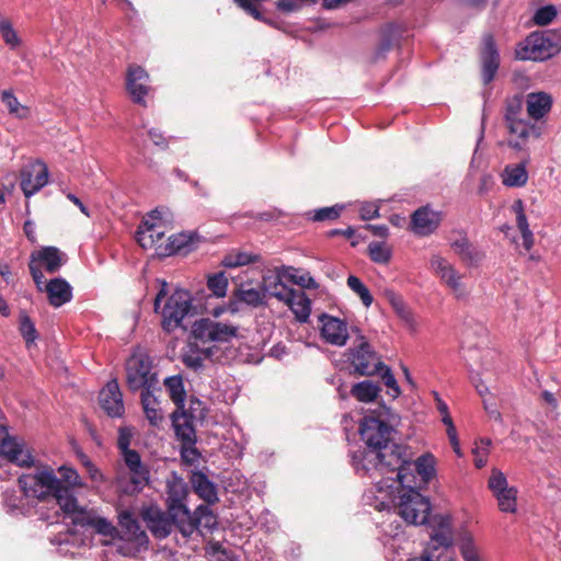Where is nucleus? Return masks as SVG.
I'll return each instance as SVG.
<instances>
[{
	"mask_svg": "<svg viewBox=\"0 0 561 561\" xmlns=\"http://www.w3.org/2000/svg\"><path fill=\"white\" fill-rule=\"evenodd\" d=\"M283 302L288 306L299 322L308 321L311 313V300L304 291L291 289Z\"/></svg>",
	"mask_w": 561,
	"mask_h": 561,
	"instance_id": "c85d7f7f",
	"label": "nucleus"
},
{
	"mask_svg": "<svg viewBox=\"0 0 561 561\" xmlns=\"http://www.w3.org/2000/svg\"><path fill=\"white\" fill-rule=\"evenodd\" d=\"M184 537L191 536L195 530H213L217 527V517L207 505H199L194 514L188 512L187 522L182 518L176 525Z\"/></svg>",
	"mask_w": 561,
	"mask_h": 561,
	"instance_id": "a211bd4d",
	"label": "nucleus"
},
{
	"mask_svg": "<svg viewBox=\"0 0 561 561\" xmlns=\"http://www.w3.org/2000/svg\"><path fill=\"white\" fill-rule=\"evenodd\" d=\"M85 471L93 483L101 484L104 482L103 473L92 461L85 462Z\"/></svg>",
	"mask_w": 561,
	"mask_h": 561,
	"instance_id": "680f3d73",
	"label": "nucleus"
},
{
	"mask_svg": "<svg viewBox=\"0 0 561 561\" xmlns=\"http://www.w3.org/2000/svg\"><path fill=\"white\" fill-rule=\"evenodd\" d=\"M523 117V99L520 96H514L506 103V110L504 115L505 123L520 119Z\"/></svg>",
	"mask_w": 561,
	"mask_h": 561,
	"instance_id": "5fc2aeb1",
	"label": "nucleus"
},
{
	"mask_svg": "<svg viewBox=\"0 0 561 561\" xmlns=\"http://www.w3.org/2000/svg\"><path fill=\"white\" fill-rule=\"evenodd\" d=\"M442 422L446 426V433H447L450 444H455L456 439H458V437H457V431L454 425L453 419L442 417Z\"/></svg>",
	"mask_w": 561,
	"mask_h": 561,
	"instance_id": "338daca9",
	"label": "nucleus"
},
{
	"mask_svg": "<svg viewBox=\"0 0 561 561\" xmlns=\"http://www.w3.org/2000/svg\"><path fill=\"white\" fill-rule=\"evenodd\" d=\"M442 221V213L433 210L428 206L421 207L412 215L411 227L417 236H428L433 233Z\"/></svg>",
	"mask_w": 561,
	"mask_h": 561,
	"instance_id": "b1692460",
	"label": "nucleus"
},
{
	"mask_svg": "<svg viewBox=\"0 0 561 561\" xmlns=\"http://www.w3.org/2000/svg\"><path fill=\"white\" fill-rule=\"evenodd\" d=\"M167 283L163 282L154 299V311L161 316L162 329L171 333L183 327V321L192 309V296L185 289H175L168 296Z\"/></svg>",
	"mask_w": 561,
	"mask_h": 561,
	"instance_id": "39448f33",
	"label": "nucleus"
},
{
	"mask_svg": "<svg viewBox=\"0 0 561 561\" xmlns=\"http://www.w3.org/2000/svg\"><path fill=\"white\" fill-rule=\"evenodd\" d=\"M47 182L48 170L41 161L30 163L21 171V188L27 198L43 188Z\"/></svg>",
	"mask_w": 561,
	"mask_h": 561,
	"instance_id": "aec40b11",
	"label": "nucleus"
},
{
	"mask_svg": "<svg viewBox=\"0 0 561 561\" xmlns=\"http://www.w3.org/2000/svg\"><path fill=\"white\" fill-rule=\"evenodd\" d=\"M234 2L242 8L245 12L254 16L256 20L261 19V13L255 4L250 0H234Z\"/></svg>",
	"mask_w": 561,
	"mask_h": 561,
	"instance_id": "e2e57ef3",
	"label": "nucleus"
},
{
	"mask_svg": "<svg viewBox=\"0 0 561 561\" xmlns=\"http://www.w3.org/2000/svg\"><path fill=\"white\" fill-rule=\"evenodd\" d=\"M450 248L468 265H476L481 260V254L463 234H459L458 238L451 240Z\"/></svg>",
	"mask_w": 561,
	"mask_h": 561,
	"instance_id": "f704fd0d",
	"label": "nucleus"
},
{
	"mask_svg": "<svg viewBox=\"0 0 561 561\" xmlns=\"http://www.w3.org/2000/svg\"><path fill=\"white\" fill-rule=\"evenodd\" d=\"M161 211L152 210L137 230V241L144 249H153L158 255V247L165 244L164 234L167 225L161 217Z\"/></svg>",
	"mask_w": 561,
	"mask_h": 561,
	"instance_id": "9b49d317",
	"label": "nucleus"
},
{
	"mask_svg": "<svg viewBox=\"0 0 561 561\" xmlns=\"http://www.w3.org/2000/svg\"><path fill=\"white\" fill-rule=\"evenodd\" d=\"M167 491V507L173 520L179 524L180 519L184 518L187 522L188 508L185 504L187 496L186 483L181 479H173L168 481Z\"/></svg>",
	"mask_w": 561,
	"mask_h": 561,
	"instance_id": "dca6fc26",
	"label": "nucleus"
},
{
	"mask_svg": "<svg viewBox=\"0 0 561 561\" xmlns=\"http://www.w3.org/2000/svg\"><path fill=\"white\" fill-rule=\"evenodd\" d=\"M238 301L252 307L259 308L266 305L265 291L262 289L261 284L256 287L252 283H241L234 293Z\"/></svg>",
	"mask_w": 561,
	"mask_h": 561,
	"instance_id": "7c9ffc66",
	"label": "nucleus"
},
{
	"mask_svg": "<svg viewBox=\"0 0 561 561\" xmlns=\"http://www.w3.org/2000/svg\"><path fill=\"white\" fill-rule=\"evenodd\" d=\"M433 397H434V400L436 402V409L442 414V417L451 419L450 415H449L448 407L444 402V400L440 398L438 392L433 391Z\"/></svg>",
	"mask_w": 561,
	"mask_h": 561,
	"instance_id": "774afa93",
	"label": "nucleus"
},
{
	"mask_svg": "<svg viewBox=\"0 0 561 561\" xmlns=\"http://www.w3.org/2000/svg\"><path fill=\"white\" fill-rule=\"evenodd\" d=\"M238 332L237 325L210 319H201L193 327L194 336L203 343H229L238 336Z\"/></svg>",
	"mask_w": 561,
	"mask_h": 561,
	"instance_id": "f8f14e48",
	"label": "nucleus"
},
{
	"mask_svg": "<svg viewBox=\"0 0 561 561\" xmlns=\"http://www.w3.org/2000/svg\"><path fill=\"white\" fill-rule=\"evenodd\" d=\"M285 276L290 282L302 288L317 289L319 287L318 283L308 272H300L294 267H288L286 270Z\"/></svg>",
	"mask_w": 561,
	"mask_h": 561,
	"instance_id": "49530a36",
	"label": "nucleus"
},
{
	"mask_svg": "<svg viewBox=\"0 0 561 561\" xmlns=\"http://www.w3.org/2000/svg\"><path fill=\"white\" fill-rule=\"evenodd\" d=\"M319 330L321 339L334 346H344L350 336L347 323L327 313L319 317Z\"/></svg>",
	"mask_w": 561,
	"mask_h": 561,
	"instance_id": "f3484780",
	"label": "nucleus"
},
{
	"mask_svg": "<svg viewBox=\"0 0 561 561\" xmlns=\"http://www.w3.org/2000/svg\"><path fill=\"white\" fill-rule=\"evenodd\" d=\"M198 242L194 233L181 232L172 234L165 240V244L158 247V256L165 257L176 253H187L196 248Z\"/></svg>",
	"mask_w": 561,
	"mask_h": 561,
	"instance_id": "bb28decb",
	"label": "nucleus"
},
{
	"mask_svg": "<svg viewBox=\"0 0 561 561\" xmlns=\"http://www.w3.org/2000/svg\"><path fill=\"white\" fill-rule=\"evenodd\" d=\"M181 456L186 462H195L198 459L199 454L194 445H183Z\"/></svg>",
	"mask_w": 561,
	"mask_h": 561,
	"instance_id": "0e129e2a",
	"label": "nucleus"
},
{
	"mask_svg": "<svg viewBox=\"0 0 561 561\" xmlns=\"http://www.w3.org/2000/svg\"><path fill=\"white\" fill-rule=\"evenodd\" d=\"M213 558L215 561H238L237 558L230 551L216 547L214 549Z\"/></svg>",
	"mask_w": 561,
	"mask_h": 561,
	"instance_id": "69168bd1",
	"label": "nucleus"
},
{
	"mask_svg": "<svg viewBox=\"0 0 561 561\" xmlns=\"http://www.w3.org/2000/svg\"><path fill=\"white\" fill-rule=\"evenodd\" d=\"M153 391L154 390L141 391V404L149 423L152 426H159L164 419V414L160 402L153 394Z\"/></svg>",
	"mask_w": 561,
	"mask_h": 561,
	"instance_id": "72a5a7b5",
	"label": "nucleus"
},
{
	"mask_svg": "<svg viewBox=\"0 0 561 561\" xmlns=\"http://www.w3.org/2000/svg\"><path fill=\"white\" fill-rule=\"evenodd\" d=\"M558 14V9L553 4L543 5L536 10L533 21L536 25L545 26L551 23Z\"/></svg>",
	"mask_w": 561,
	"mask_h": 561,
	"instance_id": "864d4df0",
	"label": "nucleus"
},
{
	"mask_svg": "<svg viewBox=\"0 0 561 561\" xmlns=\"http://www.w3.org/2000/svg\"><path fill=\"white\" fill-rule=\"evenodd\" d=\"M402 463L396 469V477H389L390 484L382 485L378 482L375 489L366 494V504L375 510L389 511L394 504V491L397 484L401 486H421L427 484L436 474V460L432 454H424L415 461H411L407 448H398Z\"/></svg>",
	"mask_w": 561,
	"mask_h": 561,
	"instance_id": "f03ea898",
	"label": "nucleus"
},
{
	"mask_svg": "<svg viewBox=\"0 0 561 561\" xmlns=\"http://www.w3.org/2000/svg\"><path fill=\"white\" fill-rule=\"evenodd\" d=\"M385 297L397 313V316L405 322L410 328L415 327L414 314L411 309L407 306L403 298L393 290H386Z\"/></svg>",
	"mask_w": 561,
	"mask_h": 561,
	"instance_id": "e433bc0d",
	"label": "nucleus"
},
{
	"mask_svg": "<svg viewBox=\"0 0 561 561\" xmlns=\"http://www.w3.org/2000/svg\"><path fill=\"white\" fill-rule=\"evenodd\" d=\"M514 210L516 213V225L523 239V247L525 250L529 251L534 247L535 239L533 231L529 228L522 201H517L515 203Z\"/></svg>",
	"mask_w": 561,
	"mask_h": 561,
	"instance_id": "4c0bfd02",
	"label": "nucleus"
},
{
	"mask_svg": "<svg viewBox=\"0 0 561 561\" xmlns=\"http://www.w3.org/2000/svg\"><path fill=\"white\" fill-rule=\"evenodd\" d=\"M359 215L363 220H370L379 217V204L375 202L362 203Z\"/></svg>",
	"mask_w": 561,
	"mask_h": 561,
	"instance_id": "bf43d9fd",
	"label": "nucleus"
},
{
	"mask_svg": "<svg viewBox=\"0 0 561 561\" xmlns=\"http://www.w3.org/2000/svg\"><path fill=\"white\" fill-rule=\"evenodd\" d=\"M208 289L218 298H222L227 294L228 278L224 272L210 275L207 279Z\"/></svg>",
	"mask_w": 561,
	"mask_h": 561,
	"instance_id": "8fccbe9b",
	"label": "nucleus"
},
{
	"mask_svg": "<svg viewBox=\"0 0 561 561\" xmlns=\"http://www.w3.org/2000/svg\"><path fill=\"white\" fill-rule=\"evenodd\" d=\"M194 491L207 503H215L217 491L214 483L202 472H195L191 479Z\"/></svg>",
	"mask_w": 561,
	"mask_h": 561,
	"instance_id": "c9c22d12",
	"label": "nucleus"
},
{
	"mask_svg": "<svg viewBox=\"0 0 561 561\" xmlns=\"http://www.w3.org/2000/svg\"><path fill=\"white\" fill-rule=\"evenodd\" d=\"M142 517L152 535L159 539L168 537L176 523L158 506H149L142 512Z\"/></svg>",
	"mask_w": 561,
	"mask_h": 561,
	"instance_id": "5701e85b",
	"label": "nucleus"
},
{
	"mask_svg": "<svg viewBox=\"0 0 561 561\" xmlns=\"http://www.w3.org/2000/svg\"><path fill=\"white\" fill-rule=\"evenodd\" d=\"M459 550L463 561H489L470 535L461 537Z\"/></svg>",
	"mask_w": 561,
	"mask_h": 561,
	"instance_id": "ea45409f",
	"label": "nucleus"
},
{
	"mask_svg": "<svg viewBox=\"0 0 561 561\" xmlns=\"http://www.w3.org/2000/svg\"><path fill=\"white\" fill-rule=\"evenodd\" d=\"M20 332L26 343H33L37 339L35 325L27 316H22L20 319Z\"/></svg>",
	"mask_w": 561,
	"mask_h": 561,
	"instance_id": "13d9d810",
	"label": "nucleus"
},
{
	"mask_svg": "<svg viewBox=\"0 0 561 561\" xmlns=\"http://www.w3.org/2000/svg\"><path fill=\"white\" fill-rule=\"evenodd\" d=\"M257 257V255L249 252L232 250L224 256L221 264L227 268H236L253 263Z\"/></svg>",
	"mask_w": 561,
	"mask_h": 561,
	"instance_id": "37998d69",
	"label": "nucleus"
},
{
	"mask_svg": "<svg viewBox=\"0 0 561 561\" xmlns=\"http://www.w3.org/2000/svg\"><path fill=\"white\" fill-rule=\"evenodd\" d=\"M260 284L262 286V289H264L265 291L266 299L267 296H272L278 299L279 301H283L288 295V293L293 289L287 287L283 283L279 274L271 271L263 275Z\"/></svg>",
	"mask_w": 561,
	"mask_h": 561,
	"instance_id": "2f4dec72",
	"label": "nucleus"
},
{
	"mask_svg": "<svg viewBox=\"0 0 561 561\" xmlns=\"http://www.w3.org/2000/svg\"><path fill=\"white\" fill-rule=\"evenodd\" d=\"M126 88L135 103L145 105V98L149 93V75L139 66H129L126 78Z\"/></svg>",
	"mask_w": 561,
	"mask_h": 561,
	"instance_id": "4be33fe9",
	"label": "nucleus"
},
{
	"mask_svg": "<svg viewBox=\"0 0 561 561\" xmlns=\"http://www.w3.org/2000/svg\"><path fill=\"white\" fill-rule=\"evenodd\" d=\"M351 356L355 371L362 376H373L383 368V363L364 336H360L357 346L351 350Z\"/></svg>",
	"mask_w": 561,
	"mask_h": 561,
	"instance_id": "2eb2a0df",
	"label": "nucleus"
},
{
	"mask_svg": "<svg viewBox=\"0 0 561 561\" xmlns=\"http://www.w3.org/2000/svg\"><path fill=\"white\" fill-rule=\"evenodd\" d=\"M490 446L491 440L490 439H480L478 443H476L474 448L472 449L473 454V461L474 466L477 468H482L488 462V457L490 454Z\"/></svg>",
	"mask_w": 561,
	"mask_h": 561,
	"instance_id": "603ef678",
	"label": "nucleus"
},
{
	"mask_svg": "<svg viewBox=\"0 0 561 561\" xmlns=\"http://www.w3.org/2000/svg\"><path fill=\"white\" fill-rule=\"evenodd\" d=\"M390 416L391 411L385 405L364 416L359 426V434L368 449L382 450L390 454L393 449L403 448L401 445L390 444L392 432L391 426L388 424Z\"/></svg>",
	"mask_w": 561,
	"mask_h": 561,
	"instance_id": "423d86ee",
	"label": "nucleus"
},
{
	"mask_svg": "<svg viewBox=\"0 0 561 561\" xmlns=\"http://www.w3.org/2000/svg\"><path fill=\"white\" fill-rule=\"evenodd\" d=\"M127 471L121 470L116 477V484L126 494L140 492L150 480V472L142 463L137 451H127L123 457Z\"/></svg>",
	"mask_w": 561,
	"mask_h": 561,
	"instance_id": "6e6552de",
	"label": "nucleus"
},
{
	"mask_svg": "<svg viewBox=\"0 0 561 561\" xmlns=\"http://www.w3.org/2000/svg\"><path fill=\"white\" fill-rule=\"evenodd\" d=\"M25 496H20L18 493L12 491H5L3 493V503L8 512L11 513H25L30 511V506L26 503Z\"/></svg>",
	"mask_w": 561,
	"mask_h": 561,
	"instance_id": "a18cd8bd",
	"label": "nucleus"
},
{
	"mask_svg": "<svg viewBox=\"0 0 561 561\" xmlns=\"http://www.w3.org/2000/svg\"><path fill=\"white\" fill-rule=\"evenodd\" d=\"M525 104L528 117L538 122L551 111L553 99L543 91L530 92L525 96Z\"/></svg>",
	"mask_w": 561,
	"mask_h": 561,
	"instance_id": "cd10ccee",
	"label": "nucleus"
},
{
	"mask_svg": "<svg viewBox=\"0 0 561 561\" xmlns=\"http://www.w3.org/2000/svg\"><path fill=\"white\" fill-rule=\"evenodd\" d=\"M503 185L506 187H523L527 184L528 172L526 162L507 164L501 173Z\"/></svg>",
	"mask_w": 561,
	"mask_h": 561,
	"instance_id": "473e14b6",
	"label": "nucleus"
},
{
	"mask_svg": "<svg viewBox=\"0 0 561 561\" xmlns=\"http://www.w3.org/2000/svg\"><path fill=\"white\" fill-rule=\"evenodd\" d=\"M343 205H334L331 207H323L320 209H317L312 216V219L314 221H324V220H333L336 219L341 211L343 210Z\"/></svg>",
	"mask_w": 561,
	"mask_h": 561,
	"instance_id": "4d7b16f0",
	"label": "nucleus"
},
{
	"mask_svg": "<svg viewBox=\"0 0 561 561\" xmlns=\"http://www.w3.org/2000/svg\"><path fill=\"white\" fill-rule=\"evenodd\" d=\"M481 64L482 80L484 84H488L494 79L500 66V55L491 35L483 37L481 48Z\"/></svg>",
	"mask_w": 561,
	"mask_h": 561,
	"instance_id": "393cba45",
	"label": "nucleus"
},
{
	"mask_svg": "<svg viewBox=\"0 0 561 561\" xmlns=\"http://www.w3.org/2000/svg\"><path fill=\"white\" fill-rule=\"evenodd\" d=\"M1 100L5 104L9 113L14 117L24 119L30 116V108L26 105L21 104L11 90L2 91Z\"/></svg>",
	"mask_w": 561,
	"mask_h": 561,
	"instance_id": "a19ab883",
	"label": "nucleus"
},
{
	"mask_svg": "<svg viewBox=\"0 0 561 561\" xmlns=\"http://www.w3.org/2000/svg\"><path fill=\"white\" fill-rule=\"evenodd\" d=\"M0 33L3 41L10 46V48L14 49L21 45V38L9 20L3 18L0 19Z\"/></svg>",
	"mask_w": 561,
	"mask_h": 561,
	"instance_id": "3c124183",
	"label": "nucleus"
},
{
	"mask_svg": "<svg viewBox=\"0 0 561 561\" xmlns=\"http://www.w3.org/2000/svg\"><path fill=\"white\" fill-rule=\"evenodd\" d=\"M347 286L354 294L359 297L360 301L366 308L371 306L374 301L373 295L370 294L368 287L357 276L350 275L347 277Z\"/></svg>",
	"mask_w": 561,
	"mask_h": 561,
	"instance_id": "de8ad7c7",
	"label": "nucleus"
},
{
	"mask_svg": "<svg viewBox=\"0 0 561 561\" xmlns=\"http://www.w3.org/2000/svg\"><path fill=\"white\" fill-rule=\"evenodd\" d=\"M126 380L131 391L157 389L158 376L150 356L144 350H136L127 359Z\"/></svg>",
	"mask_w": 561,
	"mask_h": 561,
	"instance_id": "0eeeda50",
	"label": "nucleus"
},
{
	"mask_svg": "<svg viewBox=\"0 0 561 561\" xmlns=\"http://www.w3.org/2000/svg\"><path fill=\"white\" fill-rule=\"evenodd\" d=\"M36 289L46 294L50 306L59 308L72 299V286L61 277H54L49 280L41 279V284H35Z\"/></svg>",
	"mask_w": 561,
	"mask_h": 561,
	"instance_id": "6ab92c4d",
	"label": "nucleus"
},
{
	"mask_svg": "<svg viewBox=\"0 0 561 561\" xmlns=\"http://www.w3.org/2000/svg\"><path fill=\"white\" fill-rule=\"evenodd\" d=\"M368 254L373 262L387 264L391 259V249L385 242H370Z\"/></svg>",
	"mask_w": 561,
	"mask_h": 561,
	"instance_id": "09e8293b",
	"label": "nucleus"
},
{
	"mask_svg": "<svg viewBox=\"0 0 561 561\" xmlns=\"http://www.w3.org/2000/svg\"><path fill=\"white\" fill-rule=\"evenodd\" d=\"M505 126L508 131V146L516 150H522L530 137L538 138L540 136L539 128L526 118L505 123Z\"/></svg>",
	"mask_w": 561,
	"mask_h": 561,
	"instance_id": "412c9836",
	"label": "nucleus"
},
{
	"mask_svg": "<svg viewBox=\"0 0 561 561\" xmlns=\"http://www.w3.org/2000/svg\"><path fill=\"white\" fill-rule=\"evenodd\" d=\"M397 485L394 499L399 494L398 515L409 524H427L432 528L430 537L433 547L439 546L447 549L453 542L450 516L443 514L431 516L430 500L423 496L415 486Z\"/></svg>",
	"mask_w": 561,
	"mask_h": 561,
	"instance_id": "7ed1b4c3",
	"label": "nucleus"
},
{
	"mask_svg": "<svg viewBox=\"0 0 561 561\" xmlns=\"http://www.w3.org/2000/svg\"><path fill=\"white\" fill-rule=\"evenodd\" d=\"M559 50V45L546 32H534L516 47V57L520 60H545Z\"/></svg>",
	"mask_w": 561,
	"mask_h": 561,
	"instance_id": "9d476101",
	"label": "nucleus"
},
{
	"mask_svg": "<svg viewBox=\"0 0 561 561\" xmlns=\"http://www.w3.org/2000/svg\"><path fill=\"white\" fill-rule=\"evenodd\" d=\"M164 387L171 398V400L175 403L178 410H182L185 402V390L184 383L181 376L175 375L164 379Z\"/></svg>",
	"mask_w": 561,
	"mask_h": 561,
	"instance_id": "58836bf2",
	"label": "nucleus"
},
{
	"mask_svg": "<svg viewBox=\"0 0 561 561\" xmlns=\"http://www.w3.org/2000/svg\"><path fill=\"white\" fill-rule=\"evenodd\" d=\"M211 355L210 350H199L197 347H190L182 356L183 363L186 367L198 370L203 367L204 359Z\"/></svg>",
	"mask_w": 561,
	"mask_h": 561,
	"instance_id": "c03bdc74",
	"label": "nucleus"
},
{
	"mask_svg": "<svg viewBox=\"0 0 561 561\" xmlns=\"http://www.w3.org/2000/svg\"><path fill=\"white\" fill-rule=\"evenodd\" d=\"M379 391H380V388L378 385L374 383L373 381L365 380V381L355 383L352 387L351 393L358 401L371 402L377 398Z\"/></svg>",
	"mask_w": 561,
	"mask_h": 561,
	"instance_id": "79ce46f5",
	"label": "nucleus"
},
{
	"mask_svg": "<svg viewBox=\"0 0 561 561\" xmlns=\"http://www.w3.org/2000/svg\"><path fill=\"white\" fill-rule=\"evenodd\" d=\"M130 438L131 431L129 428L119 430L117 446L122 451V457H124V455H126L127 451H134L133 449H129Z\"/></svg>",
	"mask_w": 561,
	"mask_h": 561,
	"instance_id": "052dcab7",
	"label": "nucleus"
},
{
	"mask_svg": "<svg viewBox=\"0 0 561 561\" xmlns=\"http://www.w3.org/2000/svg\"><path fill=\"white\" fill-rule=\"evenodd\" d=\"M172 424L175 435L183 445H194L196 442L195 428L191 417L183 411L176 410L172 413Z\"/></svg>",
	"mask_w": 561,
	"mask_h": 561,
	"instance_id": "c756f323",
	"label": "nucleus"
},
{
	"mask_svg": "<svg viewBox=\"0 0 561 561\" xmlns=\"http://www.w3.org/2000/svg\"><path fill=\"white\" fill-rule=\"evenodd\" d=\"M100 404L112 417L122 416L124 413L123 394L117 380H110L100 392Z\"/></svg>",
	"mask_w": 561,
	"mask_h": 561,
	"instance_id": "a878e982",
	"label": "nucleus"
},
{
	"mask_svg": "<svg viewBox=\"0 0 561 561\" xmlns=\"http://www.w3.org/2000/svg\"><path fill=\"white\" fill-rule=\"evenodd\" d=\"M352 466L359 477H368L376 479L382 477L381 480L375 482L374 486L365 492L364 500L366 501V494L373 491L378 482H382V485L390 484L391 481H387L389 477H396V469L402 463L399 449H393L392 453L387 454L382 450L375 449H358L351 456Z\"/></svg>",
	"mask_w": 561,
	"mask_h": 561,
	"instance_id": "20e7f679",
	"label": "nucleus"
},
{
	"mask_svg": "<svg viewBox=\"0 0 561 561\" xmlns=\"http://www.w3.org/2000/svg\"><path fill=\"white\" fill-rule=\"evenodd\" d=\"M0 457L30 470L22 473L18 483L26 499L39 502L54 499L64 514L77 526L92 528L96 533L115 537L125 542L117 545V550L124 556H135L148 545V536L128 511L118 515L119 530L111 522L100 516L94 510L79 504L75 490L87 484L78 471L68 465L55 470L51 466L35 459L31 449L22 438L11 436L7 426H0Z\"/></svg>",
	"mask_w": 561,
	"mask_h": 561,
	"instance_id": "f257e3e1",
	"label": "nucleus"
},
{
	"mask_svg": "<svg viewBox=\"0 0 561 561\" xmlns=\"http://www.w3.org/2000/svg\"><path fill=\"white\" fill-rule=\"evenodd\" d=\"M377 374H380V377H381L385 386L389 389L388 393L392 398L399 397L401 391H400V388L398 386V382H397L391 369L383 364V368L380 371H378Z\"/></svg>",
	"mask_w": 561,
	"mask_h": 561,
	"instance_id": "6e6d98bb",
	"label": "nucleus"
},
{
	"mask_svg": "<svg viewBox=\"0 0 561 561\" xmlns=\"http://www.w3.org/2000/svg\"><path fill=\"white\" fill-rule=\"evenodd\" d=\"M67 262V255L56 247H42L30 255L28 268L34 284L46 278L45 273H57Z\"/></svg>",
	"mask_w": 561,
	"mask_h": 561,
	"instance_id": "1a4fd4ad",
	"label": "nucleus"
},
{
	"mask_svg": "<svg viewBox=\"0 0 561 561\" xmlns=\"http://www.w3.org/2000/svg\"><path fill=\"white\" fill-rule=\"evenodd\" d=\"M488 486L495 496L501 512L515 514L517 512V494L515 486L508 484L505 474L493 468L488 481Z\"/></svg>",
	"mask_w": 561,
	"mask_h": 561,
	"instance_id": "ddd939ff",
	"label": "nucleus"
},
{
	"mask_svg": "<svg viewBox=\"0 0 561 561\" xmlns=\"http://www.w3.org/2000/svg\"><path fill=\"white\" fill-rule=\"evenodd\" d=\"M430 268L457 298L466 296L467 291L462 283V274L446 257L440 254H433L430 259Z\"/></svg>",
	"mask_w": 561,
	"mask_h": 561,
	"instance_id": "4468645a",
	"label": "nucleus"
}]
</instances>
